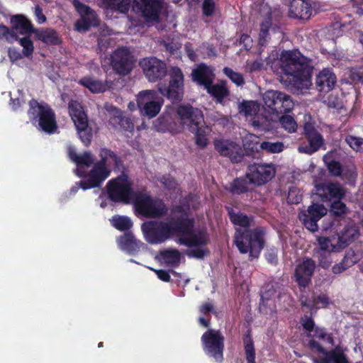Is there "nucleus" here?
Instances as JSON below:
<instances>
[{"instance_id": "obj_2", "label": "nucleus", "mask_w": 363, "mask_h": 363, "mask_svg": "<svg viewBox=\"0 0 363 363\" xmlns=\"http://www.w3.org/2000/svg\"><path fill=\"white\" fill-rule=\"evenodd\" d=\"M231 223L240 228H235L234 244L241 254L249 253V259H257L265 245L266 230L263 226H254L255 216L241 212L228 211Z\"/></svg>"}, {"instance_id": "obj_5", "label": "nucleus", "mask_w": 363, "mask_h": 363, "mask_svg": "<svg viewBox=\"0 0 363 363\" xmlns=\"http://www.w3.org/2000/svg\"><path fill=\"white\" fill-rule=\"evenodd\" d=\"M29 108L28 116L30 121L35 124L43 132L52 134L57 129L56 115L51 106L45 103H39L36 99H32L28 102Z\"/></svg>"}, {"instance_id": "obj_54", "label": "nucleus", "mask_w": 363, "mask_h": 363, "mask_svg": "<svg viewBox=\"0 0 363 363\" xmlns=\"http://www.w3.org/2000/svg\"><path fill=\"white\" fill-rule=\"evenodd\" d=\"M303 199L302 194L300 193V191L296 187H291L289 188L288 196H287V202L290 204H298L301 202Z\"/></svg>"}, {"instance_id": "obj_57", "label": "nucleus", "mask_w": 363, "mask_h": 363, "mask_svg": "<svg viewBox=\"0 0 363 363\" xmlns=\"http://www.w3.org/2000/svg\"><path fill=\"white\" fill-rule=\"evenodd\" d=\"M349 145L355 151L363 150V138L350 136L346 139Z\"/></svg>"}, {"instance_id": "obj_56", "label": "nucleus", "mask_w": 363, "mask_h": 363, "mask_svg": "<svg viewBox=\"0 0 363 363\" xmlns=\"http://www.w3.org/2000/svg\"><path fill=\"white\" fill-rule=\"evenodd\" d=\"M232 162L238 163L240 162L244 157L243 151L241 147L236 144L233 148V150L228 156Z\"/></svg>"}, {"instance_id": "obj_48", "label": "nucleus", "mask_w": 363, "mask_h": 363, "mask_svg": "<svg viewBox=\"0 0 363 363\" xmlns=\"http://www.w3.org/2000/svg\"><path fill=\"white\" fill-rule=\"evenodd\" d=\"M330 212L335 217H341L347 213V208L342 200L330 201Z\"/></svg>"}, {"instance_id": "obj_10", "label": "nucleus", "mask_w": 363, "mask_h": 363, "mask_svg": "<svg viewBox=\"0 0 363 363\" xmlns=\"http://www.w3.org/2000/svg\"><path fill=\"white\" fill-rule=\"evenodd\" d=\"M141 230L145 240L152 245L163 243L172 238L167 221H146L142 224Z\"/></svg>"}, {"instance_id": "obj_53", "label": "nucleus", "mask_w": 363, "mask_h": 363, "mask_svg": "<svg viewBox=\"0 0 363 363\" xmlns=\"http://www.w3.org/2000/svg\"><path fill=\"white\" fill-rule=\"evenodd\" d=\"M319 247L316 252H330L335 250V246L331 242V240L325 237H320L318 239Z\"/></svg>"}, {"instance_id": "obj_17", "label": "nucleus", "mask_w": 363, "mask_h": 363, "mask_svg": "<svg viewBox=\"0 0 363 363\" xmlns=\"http://www.w3.org/2000/svg\"><path fill=\"white\" fill-rule=\"evenodd\" d=\"M246 173L255 186H261L274 177L276 168L272 164L255 162L248 165Z\"/></svg>"}, {"instance_id": "obj_15", "label": "nucleus", "mask_w": 363, "mask_h": 363, "mask_svg": "<svg viewBox=\"0 0 363 363\" xmlns=\"http://www.w3.org/2000/svg\"><path fill=\"white\" fill-rule=\"evenodd\" d=\"M315 269V262L310 257L304 258L296 266L293 279L297 284L301 294L306 293V288L311 284Z\"/></svg>"}, {"instance_id": "obj_55", "label": "nucleus", "mask_w": 363, "mask_h": 363, "mask_svg": "<svg viewBox=\"0 0 363 363\" xmlns=\"http://www.w3.org/2000/svg\"><path fill=\"white\" fill-rule=\"evenodd\" d=\"M203 246H197L196 248L188 250L186 255L189 257H194L199 259H202L206 256L209 251L207 249L201 248Z\"/></svg>"}, {"instance_id": "obj_34", "label": "nucleus", "mask_w": 363, "mask_h": 363, "mask_svg": "<svg viewBox=\"0 0 363 363\" xmlns=\"http://www.w3.org/2000/svg\"><path fill=\"white\" fill-rule=\"evenodd\" d=\"M324 197L329 201L342 200L345 196V191L338 182H328L322 186Z\"/></svg>"}, {"instance_id": "obj_44", "label": "nucleus", "mask_w": 363, "mask_h": 363, "mask_svg": "<svg viewBox=\"0 0 363 363\" xmlns=\"http://www.w3.org/2000/svg\"><path fill=\"white\" fill-rule=\"evenodd\" d=\"M272 18H266L260 24V30L258 38V43L260 46H265L270 38L269 29L272 27Z\"/></svg>"}, {"instance_id": "obj_22", "label": "nucleus", "mask_w": 363, "mask_h": 363, "mask_svg": "<svg viewBox=\"0 0 363 363\" xmlns=\"http://www.w3.org/2000/svg\"><path fill=\"white\" fill-rule=\"evenodd\" d=\"M72 5L81 16V19L77 21L74 25L77 30L87 31L91 26L96 25V13L88 5L82 3L79 0H73Z\"/></svg>"}, {"instance_id": "obj_63", "label": "nucleus", "mask_w": 363, "mask_h": 363, "mask_svg": "<svg viewBox=\"0 0 363 363\" xmlns=\"http://www.w3.org/2000/svg\"><path fill=\"white\" fill-rule=\"evenodd\" d=\"M151 270H152L156 274L158 279L161 281L164 282H169L171 281L169 272L164 269H155L152 268H151Z\"/></svg>"}, {"instance_id": "obj_3", "label": "nucleus", "mask_w": 363, "mask_h": 363, "mask_svg": "<svg viewBox=\"0 0 363 363\" xmlns=\"http://www.w3.org/2000/svg\"><path fill=\"white\" fill-rule=\"evenodd\" d=\"M167 223L172 236L180 235L178 242L188 247L206 246L209 235L206 229L194 230L195 219L191 216L190 209L177 205L172 209V216Z\"/></svg>"}, {"instance_id": "obj_60", "label": "nucleus", "mask_w": 363, "mask_h": 363, "mask_svg": "<svg viewBox=\"0 0 363 363\" xmlns=\"http://www.w3.org/2000/svg\"><path fill=\"white\" fill-rule=\"evenodd\" d=\"M203 13L206 16H211L215 11L213 0H204L202 4Z\"/></svg>"}, {"instance_id": "obj_11", "label": "nucleus", "mask_w": 363, "mask_h": 363, "mask_svg": "<svg viewBox=\"0 0 363 363\" xmlns=\"http://www.w3.org/2000/svg\"><path fill=\"white\" fill-rule=\"evenodd\" d=\"M263 101L269 111L277 115L289 113L294 108L291 97L279 91L267 90L263 94Z\"/></svg>"}, {"instance_id": "obj_12", "label": "nucleus", "mask_w": 363, "mask_h": 363, "mask_svg": "<svg viewBox=\"0 0 363 363\" xmlns=\"http://www.w3.org/2000/svg\"><path fill=\"white\" fill-rule=\"evenodd\" d=\"M158 90L162 95L172 102L181 101L184 94V74L182 69L178 67H172L169 75V86L159 84Z\"/></svg>"}, {"instance_id": "obj_59", "label": "nucleus", "mask_w": 363, "mask_h": 363, "mask_svg": "<svg viewBox=\"0 0 363 363\" xmlns=\"http://www.w3.org/2000/svg\"><path fill=\"white\" fill-rule=\"evenodd\" d=\"M160 182L168 190H174L177 185L176 180L169 175H163Z\"/></svg>"}, {"instance_id": "obj_62", "label": "nucleus", "mask_w": 363, "mask_h": 363, "mask_svg": "<svg viewBox=\"0 0 363 363\" xmlns=\"http://www.w3.org/2000/svg\"><path fill=\"white\" fill-rule=\"evenodd\" d=\"M264 257L268 263L272 265H277L278 263L277 251L275 249H269L264 254Z\"/></svg>"}, {"instance_id": "obj_46", "label": "nucleus", "mask_w": 363, "mask_h": 363, "mask_svg": "<svg viewBox=\"0 0 363 363\" xmlns=\"http://www.w3.org/2000/svg\"><path fill=\"white\" fill-rule=\"evenodd\" d=\"M235 143L230 140H216L214 143L215 149L220 153V155L228 157L230 153L233 150Z\"/></svg>"}, {"instance_id": "obj_64", "label": "nucleus", "mask_w": 363, "mask_h": 363, "mask_svg": "<svg viewBox=\"0 0 363 363\" xmlns=\"http://www.w3.org/2000/svg\"><path fill=\"white\" fill-rule=\"evenodd\" d=\"M34 15L35 16L36 21L39 24L44 23L47 20L46 16L43 13L42 8L38 4L35 5L34 8Z\"/></svg>"}, {"instance_id": "obj_13", "label": "nucleus", "mask_w": 363, "mask_h": 363, "mask_svg": "<svg viewBox=\"0 0 363 363\" xmlns=\"http://www.w3.org/2000/svg\"><path fill=\"white\" fill-rule=\"evenodd\" d=\"M9 28L4 24L0 25V40H4L8 43H13L18 40V35H26L28 28V18L23 14H15L11 16Z\"/></svg>"}, {"instance_id": "obj_26", "label": "nucleus", "mask_w": 363, "mask_h": 363, "mask_svg": "<svg viewBox=\"0 0 363 363\" xmlns=\"http://www.w3.org/2000/svg\"><path fill=\"white\" fill-rule=\"evenodd\" d=\"M108 122L113 128L120 130L129 131L131 133L134 130L133 119L116 107L111 108Z\"/></svg>"}, {"instance_id": "obj_8", "label": "nucleus", "mask_w": 363, "mask_h": 363, "mask_svg": "<svg viewBox=\"0 0 363 363\" xmlns=\"http://www.w3.org/2000/svg\"><path fill=\"white\" fill-rule=\"evenodd\" d=\"M69 114L77 130L80 140L85 146L91 144L92 128L89 127L88 117L83 106L77 100L71 99L68 104Z\"/></svg>"}, {"instance_id": "obj_41", "label": "nucleus", "mask_w": 363, "mask_h": 363, "mask_svg": "<svg viewBox=\"0 0 363 363\" xmlns=\"http://www.w3.org/2000/svg\"><path fill=\"white\" fill-rule=\"evenodd\" d=\"M160 97L157 91L155 90H143L137 95V106L139 110L147 106L151 101Z\"/></svg>"}, {"instance_id": "obj_27", "label": "nucleus", "mask_w": 363, "mask_h": 363, "mask_svg": "<svg viewBox=\"0 0 363 363\" xmlns=\"http://www.w3.org/2000/svg\"><path fill=\"white\" fill-rule=\"evenodd\" d=\"M308 348L315 350L325 357L320 359V363H350L345 353H335V351H327L317 340H310L308 343Z\"/></svg>"}, {"instance_id": "obj_61", "label": "nucleus", "mask_w": 363, "mask_h": 363, "mask_svg": "<svg viewBox=\"0 0 363 363\" xmlns=\"http://www.w3.org/2000/svg\"><path fill=\"white\" fill-rule=\"evenodd\" d=\"M254 108V102L252 101H243L239 104L240 113H244L245 116H251Z\"/></svg>"}, {"instance_id": "obj_29", "label": "nucleus", "mask_w": 363, "mask_h": 363, "mask_svg": "<svg viewBox=\"0 0 363 363\" xmlns=\"http://www.w3.org/2000/svg\"><path fill=\"white\" fill-rule=\"evenodd\" d=\"M117 242L120 248L129 255L138 253L140 247L144 245L143 242L136 239L133 233L130 231H127L123 235H121L118 238Z\"/></svg>"}, {"instance_id": "obj_1", "label": "nucleus", "mask_w": 363, "mask_h": 363, "mask_svg": "<svg viewBox=\"0 0 363 363\" xmlns=\"http://www.w3.org/2000/svg\"><path fill=\"white\" fill-rule=\"evenodd\" d=\"M67 154L69 158L78 167L81 166L89 167L92 165L91 169L87 173L85 171L79 170L78 175L84 178L79 182V186L83 190L99 188L110 177L111 169L109 160H112L115 169L121 170L123 168V162L121 157L116 152L106 147L100 149L99 153L100 160L96 162H94L93 155L89 151H85L83 154L79 155L73 146L68 147Z\"/></svg>"}, {"instance_id": "obj_40", "label": "nucleus", "mask_w": 363, "mask_h": 363, "mask_svg": "<svg viewBox=\"0 0 363 363\" xmlns=\"http://www.w3.org/2000/svg\"><path fill=\"white\" fill-rule=\"evenodd\" d=\"M164 263L171 267H177L181 262V253L177 249H169L160 252Z\"/></svg>"}, {"instance_id": "obj_36", "label": "nucleus", "mask_w": 363, "mask_h": 363, "mask_svg": "<svg viewBox=\"0 0 363 363\" xmlns=\"http://www.w3.org/2000/svg\"><path fill=\"white\" fill-rule=\"evenodd\" d=\"M78 83L95 94L104 92L111 88L107 81L103 82L91 77H84L79 80Z\"/></svg>"}, {"instance_id": "obj_35", "label": "nucleus", "mask_w": 363, "mask_h": 363, "mask_svg": "<svg viewBox=\"0 0 363 363\" xmlns=\"http://www.w3.org/2000/svg\"><path fill=\"white\" fill-rule=\"evenodd\" d=\"M359 235V228L356 224H350L343 228L338 235V243L341 248L354 241Z\"/></svg>"}, {"instance_id": "obj_16", "label": "nucleus", "mask_w": 363, "mask_h": 363, "mask_svg": "<svg viewBox=\"0 0 363 363\" xmlns=\"http://www.w3.org/2000/svg\"><path fill=\"white\" fill-rule=\"evenodd\" d=\"M135 60L130 50L126 47L116 49L111 57V65L119 75L126 76L130 73L134 67Z\"/></svg>"}, {"instance_id": "obj_23", "label": "nucleus", "mask_w": 363, "mask_h": 363, "mask_svg": "<svg viewBox=\"0 0 363 363\" xmlns=\"http://www.w3.org/2000/svg\"><path fill=\"white\" fill-rule=\"evenodd\" d=\"M301 323L305 331L308 333L307 337H311V340L315 338L325 341L331 345H334L335 340L333 333H328L325 328H320L315 325V321L311 315H305L301 318Z\"/></svg>"}, {"instance_id": "obj_31", "label": "nucleus", "mask_w": 363, "mask_h": 363, "mask_svg": "<svg viewBox=\"0 0 363 363\" xmlns=\"http://www.w3.org/2000/svg\"><path fill=\"white\" fill-rule=\"evenodd\" d=\"M312 14L311 4L304 0H293L290 4L289 16L293 18L308 20Z\"/></svg>"}, {"instance_id": "obj_47", "label": "nucleus", "mask_w": 363, "mask_h": 363, "mask_svg": "<svg viewBox=\"0 0 363 363\" xmlns=\"http://www.w3.org/2000/svg\"><path fill=\"white\" fill-rule=\"evenodd\" d=\"M30 35L31 34L24 35L25 36L23 38L18 37V40H17L20 45L23 47L22 53L23 56L26 57H31L34 51L33 43L30 38Z\"/></svg>"}, {"instance_id": "obj_7", "label": "nucleus", "mask_w": 363, "mask_h": 363, "mask_svg": "<svg viewBox=\"0 0 363 363\" xmlns=\"http://www.w3.org/2000/svg\"><path fill=\"white\" fill-rule=\"evenodd\" d=\"M106 187L109 199L114 203L128 204L136 194L133 189L132 182L124 174L109 180Z\"/></svg>"}, {"instance_id": "obj_4", "label": "nucleus", "mask_w": 363, "mask_h": 363, "mask_svg": "<svg viewBox=\"0 0 363 363\" xmlns=\"http://www.w3.org/2000/svg\"><path fill=\"white\" fill-rule=\"evenodd\" d=\"M279 64L283 74L281 81L286 85L301 89L311 82L313 67L299 51L283 50Z\"/></svg>"}, {"instance_id": "obj_42", "label": "nucleus", "mask_w": 363, "mask_h": 363, "mask_svg": "<svg viewBox=\"0 0 363 363\" xmlns=\"http://www.w3.org/2000/svg\"><path fill=\"white\" fill-rule=\"evenodd\" d=\"M162 104L163 99L160 96L157 99L147 104V106L141 108L140 111L143 115L146 116L150 118H154L160 112Z\"/></svg>"}, {"instance_id": "obj_14", "label": "nucleus", "mask_w": 363, "mask_h": 363, "mask_svg": "<svg viewBox=\"0 0 363 363\" xmlns=\"http://www.w3.org/2000/svg\"><path fill=\"white\" fill-rule=\"evenodd\" d=\"M328 208L318 202H312L306 210L298 213V218L304 227L312 233L318 230V222L327 214Z\"/></svg>"}, {"instance_id": "obj_20", "label": "nucleus", "mask_w": 363, "mask_h": 363, "mask_svg": "<svg viewBox=\"0 0 363 363\" xmlns=\"http://www.w3.org/2000/svg\"><path fill=\"white\" fill-rule=\"evenodd\" d=\"M176 114L181 124L189 130L204 123L203 115L201 110L190 104H180L176 108Z\"/></svg>"}, {"instance_id": "obj_50", "label": "nucleus", "mask_w": 363, "mask_h": 363, "mask_svg": "<svg viewBox=\"0 0 363 363\" xmlns=\"http://www.w3.org/2000/svg\"><path fill=\"white\" fill-rule=\"evenodd\" d=\"M260 147L269 153H279L283 151L284 145L282 142L263 141L260 144Z\"/></svg>"}, {"instance_id": "obj_52", "label": "nucleus", "mask_w": 363, "mask_h": 363, "mask_svg": "<svg viewBox=\"0 0 363 363\" xmlns=\"http://www.w3.org/2000/svg\"><path fill=\"white\" fill-rule=\"evenodd\" d=\"M319 265L323 269H328L330 266L333 259L330 252H316Z\"/></svg>"}, {"instance_id": "obj_51", "label": "nucleus", "mask_w": 363, "mask_h": 363, "mask_svg": "<svg viewBox=\"0 0 363 363\" xmlns=\"http://www.w3.org/2000/svg\"><path fill=\"white\" fill-rule=\"evenodd\" d=\"M223 73L236 85L241 86L245 84L242 74L235 72L231 68L225 67L223 68Z\"/></svg>"}, {"instance_id": "obj_19", "label": "nucleus", "mask_w": 363, "mask_h": 363, "mask_svg": "<svg viewBox=\"0 0 363 363\" xmlns=\"http://www.w3.org/2000/svg\"><path fill=\"white\" fill-rule=\"evenodd\" d=\"M303 135L308 141L307 145H301L298 147L300 152L312 155L320 150L324 145V138L315 128L314 123L305 122L303 124Z\"/></svg>"}, {"instance_id": "obj_49", "label": "nucleus", "mask_w": 363, "mask_h": 363, "mask_svg": "<svg viewBox=\"0 0 363 363\" xmlns=\"http://www.w3.org/2000/svg\"><path fill=\"white\" fill-rule=\"evenodd\" d=\"M279 123L283 128L289 133H294L297 129V123L294 118L289 115H282L279 118Z\"/></svg>"}, {"instance_id": "obj_43", "label": "nucleus", "mask_w": 363, "mask_h": 363, "mask_svg": "<svg viewBox=\"0 0 363 363\" xmlns=\"http://www.w3.org/2000/svg\"><path fill=\"white\" fill-rule=\"evenodd\" d=\"M202 125H197L196 128H191L189 131L195 134V143L200 148H204L208 143V139L206 136V127Z\"/></svg>"}, {"instance_id": "obj_39", "label": "nucleus", "mask_w": 363, "mask_h": 363, "mask_svg": "<svg viewBox=\"0 0 363 363\" xmlns=\"http://www.w3.org/2000/svg\"><path fill=\"white\" fill-rule=\"evenodd\" d=\"M243 344L247 363H256L255 348L250 330H247L243 335Z\"/></svg>"}, {"instance_id": "obj_18", "label": "nucleus", "mask_w": 363, "mask_h": 363, "mask_svg": "<svg viewBox=\"0 0 363 363\" xmlns=\"http://www.w3.org/2000/svg\"><path fill=\"white\" fill-rule=\"evenodd\" d=\"M139 65L146 79L151 82L161 80L167 73L166 64L155 57H145L140 60Z\"/></svg>"}, {"instance_id": "obj_21", "label": "nucleus", "mask_w": 363, "mask_h": 363, "mask_svg": "<svg viewBox=\"0 0 363 363\" xmlns=\"http://www.w3.org/2000/svg\"><path fill=\"white\" fill-rule=\"evenodd\" d=\"M133 9L147 21H157L162 7L161 0H133Z\"/></svg>"}, {"instance_id": "obj_32", "label": "nucleus", "mask_w": 363, "mask_h": 363, "mask_svg": "<svg viewBox=\"0 0 363 363\" xmlns=\"http://www.w3.org/2000/svg\"><path fill=\"white\" fill-rule=\"evenodd\" d=\"M253 183L251 182L247 173L245 176L234 179L230 184L226 190L233 195H241L253 191Z\"/></svg>"}, {"instance_id": "obj_25", "label": "nucleus", "mask_w": 363, "mask_h": 363, "mask_svg": "<svg viewBox=\"0 0 363 363\" xmlns=\"http://www.w3.org/2000/svg\"><path fill=\"white\" fill-rule=\"evenodd\" d=\"M213 69L205 63H200L191 72V79L199 86L205 89L210 86L214 80Z\"/></svg>"}, {"instance_id": "obj_58", "label": "nucleus", "mask_w": 363, "mask_h": 363, "mask_svg": "<svg viewBox=\"0 0 363 363\" xmlns=\"http://www.w3.org/2000/svg\"><path fill=\"white\" fill-rule=\"evenodd\" d=\"M342 262L347 269L354 265L357 262V257L354 251H348L344 256Z\"/></svg>"}, {"instance_id": "obj_33", "label": "nucleus", "mask_w": 363, "mask_h": 363, "mask_svg": "<svg viewBox=\"0 0 363 363\" xmlns=\"http://www.w3.org/2000/svg\"><path fill=\"white\" fill-rule=\"evenodd\" d=\"M131 0H98V5L106 12L126 13L130 6Z\"/></svg>"}, {"instance_id": "obj_45", "label": "nucleus", "mask_w": 363, "mask_h": 363, "mask_svg": "<svg viewBox=\"0 0 363 363\" xmlns=\"http://www.w3.org/2000/svg\"><path fill=\"white\" fill-rule=\"evenodd\" d=\"M111 223L112 225L120 231L128 230L133 226L130 218L125 216H113Z\"/></svg>"}, {"instance_id": "obj_30", "label": "nucleus", "mask_w": 363, "mask_h": 363, "mask_svg": "<svg viewBox=\"0 0 363 363\" xmlns=\"http://www.w3.org/2000/svg\"><path fill=\"white\" fill-rule=\"evenodd\" d=\"M300 302L302 306H306L311 310L314 308H326L330 303V298L325 294H316L312 293L311 296L301 294Z\"/></svg>"}, {"instance_id": "obj_9", "label": "nucleus", "mask_w": 363, "mask_h": 363, "mask_svg": "<svg viewBox=\"0 0 363 363\" xmlns=\"http://www.w3.org/2000/svg\"><path fill=\"white\" fill-rule=\"evenodd\" d=\"M201 341L203 350L208 357L218 363L223 361L225 337L220 330L208 329L202 335Z\"/></svg>"}, {"instance_id": "obj_6", "label": "nucleus", "mask_w": 363, "mask_h": 363, "mask_svg": "<svg viewBox=\"0 0 363 363\" xmlns=\"http://www.w3.org/2000/svg\"><path fill=\"white\" fill-rule=\"evenodd\" d=\"M131 202L135 211L146 218H159L167 212V208L162 199L152 198L143 191H137Z\"/></svg>"}, {"instance_id": "obj_38", "label": "nucleus", "mask_w": 363, "mask_h": 363, "mask_svg": "<svg viewBox=\"0 0 363 363\" xmlns=\"http://www.w3.org/2000/svg\"><path fill=\"white\" fill-rule=\"evenodd\" d=\"M334 152H328L323 156V160L330 174L333 177H340L342 173V165L334 159Z\"/></svg>"}, {"instance_id": "obj_37", "label": "nucleus", "mask_w": 363, "mask_h": 363, "mask_svg": "<svg viewBox=\"0 0 363 363\" xmlns=\"http://www.w3.org/2000/svg\"><path fill=\"white\" fill-rule=\"evenodd\" d=\"M206 89L218 104H223L224 99L230 95V91L224 83L213 84V82Z\"/></svg>"}, {"instance_id": "obj_28", "label": "nucleus", "mask_w": 363, "mask_h": 363, "mask_svg": "<svg viewBox=\"0 0 363 363\" xmlns=\"http://www.w3.org/2000/svg\"><path fill=\"white\" fill-rule=\"evenodd\" d=\"M336 82L335 74L328 68L320 71L315 78L316 89L320 92H329L335 87Z\"/></svg>"}, {"instance_id": "obj_24", "label": "nucleus", "mask_w": 363, "mask_h": 363, "mask_svg": "<svg viewBox=\"0 0 363 363\" xmlns=\"http://www.w3.org/2000/svg\"><path fill=\"white\" fill-rule=\"evenodd\" d=\"M30 27L26 30V35L35 34L37 40L50 45H58L61 44L62 40L57 32L52 28H35L31 21L28 19Z\"/></svg>"}]
</instances>
